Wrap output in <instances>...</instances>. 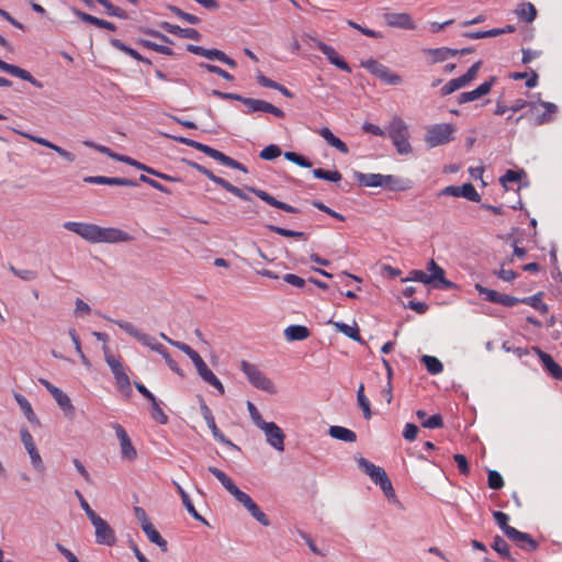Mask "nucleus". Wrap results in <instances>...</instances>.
Returning a JSON list of instances; mask_svg holds the SVG:
<instances>
[{
	"label": "nucleus",
	"instance_id": "f257e3e1",
	"mask_svg": "<svg viewBox=\"0 0 562 562\" xmlns=\"http://www.w3.org/2000/svg\"><path fill=\"white\" fill-rule=\"evenodd\" d=\"M63 227L80 236L82 239L91 244L98 243H127L133 237L126 232L116 227H101L97 224L82 222H65Z\"/></svg>",
	"mask_w": 562,
	"mask_h": 562
},
{
	"label": "nucleus",
	"instance_id": "f03ea898",
	"mask_svg": "<svg viewBox=\"0 0 562 562\" xmlns=\"http://www.w3.org/2000/svg\"><path fill=\"white\" fill-rule=\"evenodd\" d=\"M209 471L222 483V485L236 498L237 502L250 513V515L262 526H269L270 520L267 515L259 508V506L251 499V497L239 490L229 476L222 470L210 467Z\"/></svg>",
	"mask_w": 562,
	"mask_h": 562
},
{
	"label": "nucleus",
	"instance_id": "7ed1b4c3",
	"mask_svg": "<svg viewBox=\"0 0 562 562\" xmlns=\"http://www.w3.org/2000/svg\"><path fill=\"white\" fill-rule=\"evenodd\" d=\"M170 137L180 144L187 145L189 147H192V148L207 155L209 157L217 160L218 162H221L224 166L240 170L245 173L248 172V169L245 165H243L241 162L231 158L229 156L225 155L224 153H222L209 145L199 143L196 140H193L191 138L183 137V136H170Z\"/></svg>",
	"mask_w": 562,
	"mask_h": 562
},
{
	"label": "nucleus",
	"instance_id": "20e7f679",
	"mask_svg": "<svg viewBox=\"0 0 562 562\" xmlns=\"http://www.w3.org/2000/svg\"><path fill=\"white\" fill-rule=\"evenodd\" d=\"M386 132L400 155H408L413 151V147L408 140V125L402 117L394 115L386 127Z\"/></svg>",
	"mask_w": 562,
	"mask_h": 562
},
{
	"label": "nucleus",
	"instance_id": "39448f33",
	"mask_svg": "<svg viewBox=\"0 0 562 562\" xmlns=\"http://www.w3.org/2000/svg\"><path fill=\"white\" fill-rule=\"evenodd\" d=\"M239 368L254 387L267 392L268 394L277 393L274 383L256 364L241 360Z\"/></svg>",
	"mask_w": 562,
	"mask_h": 562
},
{
	"label": "nucleus",
	"instance_id": "423d86ee",
	"mask_svg": "<svg viewBox=\"0 0 562 562\" xmlns=\"http://www.w3.org/2000/svg\"><path fill=\"white\" fill-rule=\"evenodd\" d=\"M456 126L450 123L434 124L427 127L425 142L429 147H437L453 140Z\"/></svg>",
	"mask_w": 562,
	"mask_h": 562
},
{
	"label": "nucleus",
	"instance_id": "0eeeda50",
	"mask_svg": "<svg viewBox=\"0 0 562 562\" xmlns=\"http://www.w3.org/2000/svg\"><path fill=\"white\" fill-rule=\"evenodd\" d=\"M182 161L187 166H189V167L195 169L196 171H199L200 173L204 175L211 181H213L217 186L222 187L227 192H231L235 196H237L244 201L250 200V198L247 194H245L241 189L232 184L229 181L225 180L224 178L214 175L210 169L205 168L204 166H202L193 160H189V159H182Z\"/></svg>",
	"mask_w": 562,
	"mask_h": 562
},
{
	"label": "nucleus",
	"instance_id": "6e6552de",
	"mask_svg": "<svg viewBox=\"0 0 562 562\" xmlns=\"http://www.w3.org/2000/svg\"><path fill=\"white\" fill-rule=\"evenodd\" d=\"M361 67L366 68L370 74L387 85L396 86L402 82L400 75L393 72L389 67L375 59L370 58L362 61Z\"/></svg>",
	"mask_w": 562,
	"mask_h": 562
},
{
	"label": "nucleus",
	"instance_id": "1a4fd4ad",
	"mask_svg": "<svg viewBox=\"0 0 562 562\" xmlns=\"http://www.w3.org/2000/svg\"><path fill=\"white\" fill-rule=\"evenodd\" d=\"M95 529V541L99 544L112 547L116 542L115 532L112 527L99 515L90 519Z\"/></svg>",
	"mask_w": 562,
	"mask_h": 562
},
{
	"label": "nucleus",
	"instance_id": "9d476101",
	"mask_svg": "<svg viewBox=\"0 0 562 562\" xmlns=\"http://www.w3.org/2000/svg\"><path fill=\"white\" fill-rule=\"evenodd\" d=\"M266 435L267 442L278 451H284L285 435L273 422L262 423L259 427Z\"/></svg>",
	"mask_w": 562,
	"mask_h": 562
},
{
	"label": "nucleus",
	"instance_id": "9b49d317",
	"mask_svg": "<svg viewBox=\"0 0 562 562\" xmlns=\"http://www.w3.org/2000/svg\"><path fill=\"white\" fill-rule=\"evenodd\" d=\"M243 103L247 106V110L244 111L246 114H250L252 112H265L272 114L279 119H283L285 116L284 112L281 109L274 106L273 104L265 100L244 97Z\"/></svg>",
	"mask_w": 562,
	"mask_h": 562
},
{
	"label": "nucleus",
	"instance_id": "f8f14e48",
	"mask_svg": "<svg viewBox=\"0 0 562 562\" xmlns=\"http://www.w3.org/2000/svg\"><path fill=\"white\" fill-rule=\"evenodd\" d=\"M113 429L115 430V435L120 441L121 447V457L124 460L133 461L137 457V451L134 448L127 431L120 424H114Z\"/></svg>",
	"mask_w": 562,
	"mask_h": 562
},
{
	"label": "nucleus",
	"instance_id": "ddd939ff",
	"mask_svg": "<svg viewBox=\"0 0 562 562\" xmlns=\"http://www.w3.org/2000/svg\"><path fill=\"white\" fill-rule=\"evenodd\" d=\"M427 270L430 272L428 274L430 284L435 283V288L443 289V290H451L456 289L457 284L450 280H447L445 278V270L439 265L436 263L434 259H431L427 265Z\"/></svg>",
	"mask_w": 562,
	"mask_h": 562
},
{
	"label": "nucleus",
	"instance_id": "4468645a",
	"mask_svg": "<svg viewBox=\"0 0 562 562\" xmlns=\"http://www.w3.org/2000/svg\"><path fill=\"white\" fill-rule=\"evenodd\" d=\"M246 190L257 195L260 200L265 201L270 206L280 209L286 213L297 214L301 212L297 207H294L288 203L277 200L274 196H272L265 190L255 187H246Z\"/></svg>",
	"mask_w": 562,
	"mask_h": 562
},
{
	"label": "nucleus",
	"instance_id": "2eb2a0df",
	"mask_svg": "<svg viewBox=\"0 0 562 562\" xmlns=\"http://www.w3.org/2000/svg\"><path fill=\"white\" fill-rule=\"evenodd\" d=\"M16 134L38 144V145H42V146H45L49 149H53L54 151H56L60 157H63L64 159H66L68 162H74L76 157L72 153L64 149L63 147L49 142L48 139L46 138H43V137H40V136H35V135H32V134H29V133H25V132H20V131H16V130H13Z\"/></svg>",
	"mask_w": 562,
	"mask_h": 562
},
{
	"label": "nucleus",
	"instance_id": "dca6fc26",
	"mask_svg": "<svg viewBox=\"0 0 562 562\" xmlns=\"http://www.w3.org/2000/svg\"><path fill=\"white\" fill-rule=\"evenodd\" d=\"M20 435H21V441L23 442L24 448L26 449V451L30 454L33 467L37 470H43L44 469L43 461L37 451V448L35 446V442L33 440L31 432L29 431L27 428L22 427L20 430Z\"/></svg>",
	"mask_w": 562,
	"mask_h": 562
},
{
	"label": "nucleus",
	"instance_id": "f3484780",
	"mask_svg": "<svg viewBox=\"0 0 562 562\" xmlns=\"http://www.w3.org/2000/svg\"><path fill=\"white\" fill-rule=\"evenodd\" d=\"M312 41L315 43V46L327 57L330 64L335 65L340 70L351 72V68L347 61L340 57L331 46L317 38H312Z\"/></svg>",
	"mask_w": 562,
	"mask_h": 562
},
{
	"label": "nucleus",
	"instance_id": "a211bd4d",
	"mask_svg": "<svg viewBox=\"0 0 562 562\" xmlns=\"http://www.w3.org/2000/svg\"><path fill=\"white\" fill-rule=\"evenodd\" d=\"M108 321L113 322L120 328H122L125 333L137 339L140 344L151 349V346L156 344L155 338L140 331L136 328L132 323L125 321H114L109 317H105Z\"/></svg>",
	"mask_w": 562,
	"mask_h": 562
},
{
	"label": "nucleus",
	"instance_id": "6ab92c4d",
	"mask_svg": "<svg viewBox=\"0 0 562 562\" xmlns=\"http://www.w3.org/2000/svg\"><path fill=\"white\" fill-rule=\"evenodd\" d=\"M532 350L539 357L547 373L552 378L562 381V367L557 363L549 353L542 351L539 347H532Z\"/></svg>",
	"mask_w": 562,
	"mask_h": 562
},
{
	"label": "nucleus",
	"instance_id": "aec40b11",
	"mask_svg": "<svg viewBox=\"0 0 562 562\" xmlns=\"http://www.w3.org/2000/svg\"><path fill=\"white\" fill-rule=\"evenodd\" d=\"M384 21L391 27L409 30V31H413L416 29V24L408 13H395V12L385 13Z\"/></svg>",
	"mask_w": 562,
	"mask_h": 562
},
{
	"label": "nucleus",
	"instance_id": "412c9836",
	"mask_svg": "<svg viewBox=\"0 0 562 562\" xmlns=\"http://www.w3.org/2000/svg\"><path fill=\"white\" fill-rule=\"evenodd\" d=\"M0 69L7 74H10L11 76L18 77L22 80L29 81L31 85H33L36 88H43V83L38 81L36 78H34L30 71L3 61L0 59Z\"/></svg>",
	"mask_w": 562,
	"mask_h": 562
},
{
	"label": "nucleus",
	"instance_id": "4be33fe9",
	"mask_svg": "<svg viewBox=\"0 0 562 562\" xmlns=\"http://www.w3.org/2000/svg\"><path fill=\"white\" fill-rule=\"evenodd\" d=\"M83 181L92 184H109V186H122V187H137L136 180L117 177H104V176H89L83 178Z\"/></svg>",
	"mask_w": 562,
	"mask_h": 562
},
{
	"label": "nucleus",
	"instance_id": "5701e85b",
	"mask_svg": "<svg viewBox=\"0 0 562 562\" xmlns=\"http://www.w3.org/2000/svg\"><path fill=\"white\" fill-rule=\"evenodd\" d=\"M509 532L510 536L508 537V539L515 542V544L520 549L527 552H533L538 549L539 543L535 539H532L529 533L521 532L517 529H515L514 531L509 530Z\"/></svg>",
	"mask_w": 562,
	"mask_h": 562
},
{
	"label": "nucleus",
	"instance_id": "b1692460",
	"mask_svg": "<svg viewBox=\"0 0 562 562\" xmlns=\"http://www.w3.org/2000/svg\"><path fill=\"white\" fill-rule=\"evenodd\" d=\"M370 479L381 487V490L383 491L384 495L387 498L395 497V492L392 482L389 479L384 469L379 467L373 473H370Z\"/></svg>",
	"mask_w": 562,
	"mask_h": 562
},
{
	"label": "nucleus",
	"instance_id": "393cba45",
	"mask_svg": "<svg viewBox=\"0 0 562 562\" xmlns=\"http://www.w3.org/2000/svg\"><path fill=\"white\" fill-rule=\"evenodd\" d=\"M159 26L167 33L182 37V38H190V40H194V41H199L201 38L200 32L195 29H191V27L183 29V27H180L179 25H175L169 22H161L159 24Z\"/></svg>",
	"mask_w": 562,
	"mask_h": 562
},
{
	"label": "nucleus",
	"instance_id": "a878e982",
	"mask_svg": "<svg viewBox=\"0 0 562 562\" xmlns=\"http://www.w3.org/2000/svg\"><path fill=\"white\" fill-rule=\"evenodd\" d=\"M198 374L201 376L203 381L214 386L221 395L225 393V387L223 383L216 378V375L210 370L205 361L203 360L201 363L195 366Z\"/></svg>",
	"mask_w": 562,
	"mask_h": 562
},
{
	"label": "nucleus",
	"instance_id": "bb28decb",
	"mask_svg": "<svg viewBox=\"0 0 562 562\" xmlns=\"http://www.w3.org/2000/svg\"><path fill=\"white\" fill-rule=\"evenodd\" d=\"M72 12L82 22H86V23L92 24V25H94L97 27L105 29V30H109V31H112V32L116 31V26L112 22H109V21L103 20V19H99V18H97L94 15L86 13V12L79 10V9H76V8L72 9Z\"/></svg>",
	"mask_w": 562,
	"mask_h": 562
},
{
	"label": "nucleus",
	"instance_id": "cd10ccee",
	"mask_svg": "<svg viewBox=\"0 0 562 562\" xmlns=\"http://www.w3.org/2000/svg\"><path fill=\"white\" fill-rule=\"evenodd\" d=\"M173 485L176 486V490L178 494L181 497L182 504L186 507V509L189 512V514L196 520L207 524V521L202 517L195 509L194 505L192 504L188 493L182 488V486L177 483L176 481H172Z\"/></svg>",
	"mask_w": 562,
	"mask_h": 562
},
{
	"label": "nucleus",
	"instance_id": "c85d7f7f",
	"mask_svg": "<svg viewBox=\"0 0 562 562\" xmlns=\"http://www.w3.org/2000/svg\"><path fill=\"white\" fill-rule=\"evenodd\" d=\"M142 529L150 542L158 546L162 552L168 551L167 540L161 537L153 524H146Z\"/></svg>",
	"mask_w": 562,
	"mask_h": 562
},
{
	"label": "nucleus",
	"instance_id": "c756f323",
	"mask_svg": "<svg viewBox=\"0 0 562 562\" xmlns=\"http://www.w3.org/2000/svg\"><path fill=\"white\" fill-rule=\"evenodd\" d=\"M187 50L199 56H203L210 60H221L223 53L217 48H204L202 46L189 44L187 45Z\"/></svg>",
	"mask_w": 562,
	"mask_h": 562
},
{
	"label": "nucleus",
	"instance_id": "7c9ffc66",
	"mask_svg": "<svg viewBox=\"0 0 562 562\" xmlns=\"http://www.w3.org/2000/svg\"><path fill=\"white\" fill-rule=\"evenodd\" d=\"M310 335V329L303 325H291L284 329V337L288 341L304 340Z\"/></svg>",
	"mask_w": 562,
	"mask_h": 562
},
{
	"label": "nucleus",
	"instance_id": "2f4dec72",
	"mask_svg": "<svg viewBox=\"0 0 562 562\" xmlns=\"http://www.w3.org/2000/svg\"><path fill=\"white\" fill-rule=\"evenodd\" d=\"M328 434L330 437L344 442H355L357 440L356 432L342 426H330Z\"/></svg>",
	"mask_w": 562,
	"mask_h": 562
},
{
	"label": "nucleus",
	"instance_id": "473e14b6",
	"mask_svg": "<svg viewBox=\"0 0 562 562\" xmlns=\"http://www.w3.org/2000/svg\"><path fill=\"white\" fill-rule=\"evenodd\" d=\"M52 396L55 398L59 407L64 411V413L67 416L74 417L75 407L67 394H65L60 389H57L55 391H52Z\"/></svg>",
	"mask_w": 562,
	"mask_h": 562
},
{
	"label": "nucleus",
	"instance_id": "72a5a7b5",
	"mask_svg": "<svg viewBox=\"0 0 562 562\" xmlns=\"http://www.w3.org/2000/svg\"><path fill=\"white\" fill-rule=\"evenodd\" d=\"M318 134L334 148L342 154L349 151L348 146L337 136H335L328 127H322Z\"/></svg>",
	"mask_w": 562,
	"mask_h": 562
},
{
	"label": "nucleus",
	"instance_id": "f704fd0d",
	"mask_svg": "<svg viewBox=\"0 0 562 562\" xmlns=\"http://www.w3.org/2000/svg\"><path fill=\"white\" fill-rule=\"evenodd\" d=\"M416 416L425 428L435 429L443 426L442 417L439 414L427 417V413L425 411L418 409L416 412Z\"/></svg>",
	"mask_w": 562,
	"mask_h": 562
},
{
	"label": "nucleus",
	"instance_id": "c9c22d12",
	"mask_svg": "<svg viewBox=\"0 0 562 562\" xmlns=\"http://www.w3.org/2000/svg\"><path fill=\"white\" fill-rule=\"evenodd\" d=\"M515 14L519 20L530 23L537 16V9L531 2H524L516 8Z\"/></svg>",
	"mask_w": 562,
	"mask_h": 562
},
{
	"label": "nucleus",
	"instance_id": "e433bc0d",
	"mask_svg": "<svg viewBox=\"0 0 562 562\" xmlns=\"http://www.w3.org/2000/svg\"><path fill=\"white\" fill-rule=\"evenodd\" d=\"M381 187L391 191H404L408 189L407 181L393 175H383Z\"/></svg>",
	"mask_w": 562,
	"mask_h": 562
},
{
	"label": "nucleus",
	"instance_id": "4c0bfd02",
	"mask_svg": "<svg viewBox=\"0 0 562 562\" xmlns=\"http://www.w3.org/2000/svg\"><path fill=\"white\" fill-rule=\"evenodd\" d=\"M355 178L363 187H381L383 175L381 173H363L355 172Z\"/></svg>",
	"mask_w": 562,
	"mask_h": 562
},
{
	"label": "nucleus",
	"instance_id": "58836bf2",
	"mask_svg": "<svg viewBox=\"0 0 562 562\" xmlns=\"http://www.w3.org/2000/svg\"><path fill=\"white\" fill-rule=\"evenodd\" d=\"M111 45L127 54L128 56H131L132 58H134L135 60L137 61H142V63H145V64H148L150 65V60L147 59L146 57L142 56L138 52H136L134 48H131L130 46H127L126 44H124L121 40H117V38H111L110 41Z\"/></svg>",
	"mask_w": 562,
	"mask_h": 562
},
{
	"label": "nucleus",
	"instance_id": "ea45409f",
	"mask_svg": "<svg viewBox=\"0 0 562 562\" xmlns=\"http://www.w3.org/2000/svg\"><path fill=\"white\" fill-rule=\"evenodd\" d=\"M492 549L495 550L502 558L515 562V558L509 552L508 543L501 537L495 536L493 538Z\"/></svg>",
	"mask_w": 562,
	"mask_h": 562
},
{
	"label": "nucleus",
	"instance_id": "a19ab883",
	"mask_svg": "<svg viewBox=\"0 0 562 562\" xmlns=\"http://www.w3.org/2000/svg\"><path fill=\"white\" fill-rule=\"evenodd\" d=\"M14 397H15L20 408L24 413L25 417L27 418V420L30 423H34V424L38 425L40 420L36 417V415L34 414L30 402L23 395H21V394H15Z\"/></svg>",
	"mask_w": 562,
	"mask_h": 562
},
{
	"label": "nucleus",
	"instance_id": "79ce46f5",
	"mask_svg": "<svg viewBox=\"0 0 562 562\" xmlns=\"http://www.w3.org/2000/svg\"><path fill=\"white\" fill-rule=\"evenodd\" d=\"M266 227L270 231V232H273L278 235H281V236H284V237H294V238H300V239H303V240H307V234L304 233V232H297V231H291V229H288V228H283V227H280V226H276V225H266Z\"/></svg>",
	"mask_w": 562,
	"mask_h": 562
},
{
	"label": "nucleus",
	"instance_id": "37998d69",
	"mask_svg": "<svg viewBox=\"0 0 562 562\" xmlns=\"http://www.w3.org/2000/svg\"><path fill=\"white\" fill-rule=\"evenodd\" d=\"M520 303L530 305L542 314L548 313V305L542 302V292L532 296L524 297Z\"/></svg>",
	"mask_w": 562,
	"mask_h": 562
},
{
	"label": "nucleus",
	"instance_id": "c03bdc74",
	"mask_svg": "<svg viewBox=\"0 0 562 562\" xmlns=\"http://www.w3.org/2000/svg\"><path fill=\"white\" fill-rule=\"evenodd\" d=\"M422 362L425 364L427 371L430 374H439L443 370V366H442L441 361L434 356H427V355L423 356Z\"/></svg>",
	"mask_w": 562,
	"mask_h": 562
},
{
	"label": "nucleus",
	"instance_id": "a18cd8bd",
	"mask_svg": "<svg viewBox=\"0 0 562 562\" xmlns=\"http://www.w3.org/2000/svg\"><path fill=\"white\" fill-rule=\"evenodd\" d=\"M469 83L467 82V80L461 76L459 78H454V79H451L449 80L442 88H441V95L445 97V95H448V94H451L452 92L468 86Z\"/></svg>",
	"mask_w": 562,
	"mask_h": 562
},
{
	"label": "nucleus",
	"instance_id": "49530a36",
	"mask_svg": "<svg viewBox=\"0 0 562 562\" xmlns=\"http://www.w3.org/2000/svg\"><path fill=\"white\" fill-rule=\"evenodd\" d=\"M333 325L337 328L338 331L342 333L347 337L356 341H361V336L357 326L352 327L341 322H333Z\"/></svg>",
	"mask_w": 562,
	"mask_h": 562
},
{
	"label": "nucleus",
	"instance_id": "de8ad7c7",
	"mask_svg": "<svg viewBox=\"0 0 562 562\" xmlns=\"http://www.w3.org/2000/svg\"><path fill=\"white\" fill-rule=\"evenodd\" d=\"M82 144L87 147L93 148V149L109 156L110 158L121 161V162H122V159H124V157H125L124 155L116 154V153L112 151L109 147L97 144L92 140H83Z\"/></svg>",
	"mask_w": 562,
	"mask_h": 562
},
{
	"label": "nucleus",
	"instance_id": "09e8293b",
	"mask_svg": "<svg viewBox=\"0 0 562 562\" xmlns=\"http://www.w3.org/2000/svg\"><path fill=\"white\" fill-rule=\"evenodd\" d=\"M357 400H358V404H359L360 408L363 412V417L366 419H370L371 416H372V412H371V408H370V402H369L368 397L364 395V386H363V384H360V386L358 389Z\"/></svg>",
	"mask_w": 562,
	"mask_h": 562
},
{
	"label": "nucleus",
	"instance_id": "8fccbe9b",
	"mask_svg": "<svg viewBox=\"0 0 562 562\" xmlns=\"http://www.w3.org/2000/svg\"><path fill=\"white\" fill-rule=\"evenodd\" d=\"M493 517L507 538L510 536L509 530L514 531L516 529L508 525L509 516L507 514L496 510L493 512Z\"/></svg>",
	"mask_w": 562,
	"mask_h": 562
},
{
	"label": "nucleus",
	"instance_id": "3c124183",
	"mask_svg": "<svg viewBox=\"0 0 562 562\" xmlns=\"http://www.w3.org/2000/svg\"><path fill=\"white\" fill-rule=\"evenodd\" d=\"M313 175L317 179H323L331 182H338L341 180L342 176L338 170L328 171L324 169H314Z\"/></svg>",
	"mask_w": 562,
	"mask_h": 562
},
{
	"label": "nucleus",
	"instance_id": "603ef678",
	"mask_svg": "<svg viewBox=\"0 0 562 562\" xmlns=\"http://www.w3.org/2000/svg\"><path fill=\"white\" fill-rule=\"evenodd\" d=\"M460 196L472 202H480L481 200V195L477 193L472 183H464L460 186Z\"/></svg>",
	"mask_w": 562,
	"mask_h": 562
},
{
	"label": "nucleus",
	"instance_id": "864d4df0",
	"mask_svg": "<svg viewBox=\"0 0 562 562\" xmlns=\"http://www.w3.org/2000/svg\"><path fill=\"white\" fill-rule=\"evenodd\" d=\"M95 1L99 2L105 9L106 13L110 16L127 19V13L123 9L113 5L109 0H95Z\"/></svg>",
	"mask_w": 562,
	"mask_h": 562
},
{
	"label": "nucleus",
	"instance_id": "5fc2aeb1",
	"mask_svg": "<svg viewBox=\"0 0 562 562\" xmlns=\"http://www.w3.org/2000/svg\"><path fill=\"white\" fill-rule=\"evenodd\" d=\"M206 425L211 429L212 435L215 440H217L226 446L236 448V446L228 438H226L225 435L217 428L215 418L212 419L211 422H206Z\"/></svg>",
	"mask_w": 562,
	"mask_h": 562
},
{
	"label": "nucleus",
	"instance_id": "6e6d98bb",
	"mask_svg": "<svg viewBox=\"0 0 562 562\" xmlns=\"http://www.w3.org/2000/svg\"><path fill=\"white\" fill-rule=\"evenodd\" d=\"M139 44L143 45L144 47L151 49L154 52H157L159 54H164V55H168V56H172L175 54L173 50L169 46L159 45V44L150 42L148 40H139Z\"/></svg>",
	"mask_w": 562,
	"mask_h": 562
},
{
	"label": "nucleus",
	"instance_id": "4d7b16f0",
	"mask_svg": "<svg viewBox=\"0 0 562 562\" xmlns=\"http://www.w3.org/2000/svg\"><path fill=\"white\" fill-rule=\"evenodd\" d=\"M151 404V417L159 424L165 425L168 423V416L161 409L158 401L154 397V401H149Z\"/></svg>",
	"mask_w": 562,
	"mask_h": 562
},
{
	"label": "nucleus",
	"instance_id": "13d9d810",
	"mask_svg": "<svg viewBox=\"0 0 562 562\" xmlns=\"http://www.w3.org/2000/svg\"><path fill=\"white\" fill-rule=\"evenodd\" d=\"M525 176V171L524 170H520V171H515V170H507L499 179L502 186L504 187L505 190H508V186L507 183L508 182H516V181H519L520 178Z\"/></svg>",
	"mask_w": 562,
	"mask_h": 562
},
{
	"label": "nucleus",
	"instance_id": "bf43d9fd",
	"mask_svg": "<svg viewBox=\"0 0 562 562\" xmlns=\"http://www.w3.org/2000/svg\"><path fill=\"white\" fill-rule=\"evenodd\" d=\"M475 290L481 294V295H484V299L491 303H496L498 304V300H499V295L501 293H498L497 291L495 290H491V289H487L483 285H481L480 283H476L475 284Z\"/></svg>",
	"mask_w": 562,
	"mask_h": 562
},
{
	"label": "nucleus",
	"instance_id": "052dcab7",
	"mask_svg": "<svg viewBox=\"0 0 562 562\" xmlns=\"http://www.w3.org/2000/svg\"><path fill=\"white\" fill-rule=\"evenodd\" d=\"M10 271L24 281H32L37 278V272L30 269H18L14 266H9Z\"/></svg>",
	"mask_w": 562,
	"mask_h": 562
},
{
	"label": "nucleus",
	"instance_id": "680f3d73",
	"mask_svg": "<svg viewBox=\"0 0 562 562\" xmlns=\"http://www.w3.org/2000/svg\"><path fill=\"white\" fill-rule=\"evenodd\" d=\"M487 484L492 490H501L504 486V480L497 471L490 470L487 474Z\"/></svg>",
	"mask_w": 562,
	"mask_h": 562
},
{
	"label": "nucleus",
	"instance_id": "e2e57ef3",
	"mask_svg": "<svg viewBox=\"0 0 562 562\" xmlns=\"http://www.w3.org/2000/svg\"><path fill=\"white\" fill-rule=\"evenodd\" d=\"M281 155V149L278 145H269L265 147L260 154L259 157L263 160H272L278 158Z\"/></svg>",
	"mask_w": 562,
	"mask_h": 562
},
{
	"label": "nucleus",
	"instance_id": "0e129e2a",
	"mask_svg": "<svg viewBox=\"0 0 562 562\" xmlns=\"http://www.w3.org/2000/svg\"><path fill=\"white\" fill-rule=\"evenodd\" d=\"M284 158L289 161H292L301 167L310 168L312 166L311 161L306 159L304 156L299 155L294 151H285Z\"/></svg>",
	"mask_w": 562,
	"mask_h": 562
},
{
	"label": "nucleus",
	"instance_id": "69168bd1",
	"mask_svg": "<svg viewBox=\"0 0 562 562\" xmlns=\"http://www.w3.org/2000/svg\"><path fill=\"white\" fill-rule=\"evenodd\" d=\"M200 67L205 69V70H207L209 72L216 74V75L221 76L225 80L232 81L234 79V77L229 72H227L224 69H222L218 66H215V65H212V64H206V63H201Z\"/></svg>",
	"mask_w": 562,
	"mask_h": 562
},
{
	"label": "nucleus",
	"instance_id": "338daca9",
	"mask_svg": "<svg viewBox=\"0 0 562 562\" xmlns=\"http://www.w3.org/2000/svg\"><path fill=\"white\" fill-rule=\"evenodd\" d=\"M105 361L111 368V371L114 376L125 373L124 368L119 359H116L114 356L105 353Z\"/></svg>",
	"mask_w": 562,
	"mask_h": 562
},
{
	"label": "nucleus",
	"instance_id": "774afa93",
	"mask_svg": "<svg viewBox=\"0 0 562 562\" xmlns=\"http://www.w3.org/2000/svg\"><path fill=\"white\" fill-rule=\"evenodd\" d=\"M424 53L432 57V63H441L448 59L446 47L424 49Z\"/></svg>",
	"mask_w": 562,
	"mask_h": 562
}]
</instances>
